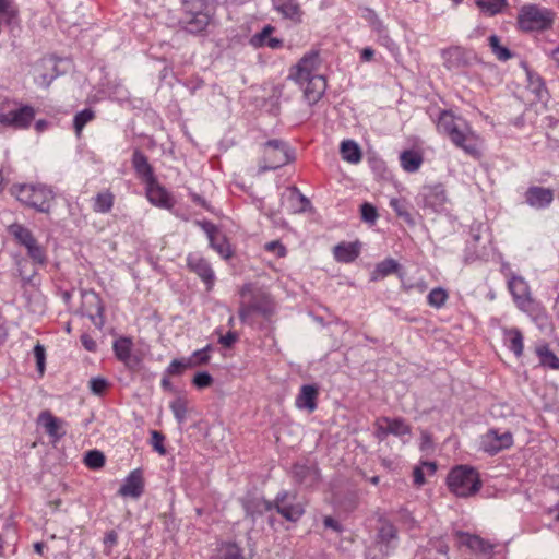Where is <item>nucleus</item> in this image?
<instances>
[{"mask_svg":"<svg viewBox=\"0 0 559 559\" xmlns=\"http://www.w3.org/2000/svg\"><path fill=\"white\" fill-rule=\"evenodd\" d=\"M440 133L448 135L451 142L471 156L479 154L477 136L469 124L450 111H442L437 122Z\"/></svg>","mask_w":559,"mask_h":559,"instance_id":"1","label":"nucleus"},{"mask_svg":"<svg viewBox=\"0 0 559 559\" xmlns=\"http://www.w3.org/2000/svg\"><path fill=\"white\" fill-rule=\"evenodd\" d=\"M448 487L452 493L461 498L474 496L481 488L478 472L466 465L452 468L447 478Z\"/></svg>","mask_w":559,"mask_h":559,"instance_id":"2","label":"nucleus"},{"mask_svg":"<svg viewBox=\"0 0 559 559\" xmlns=\"http://www.w3.org/2000/svg\"><path fill=\"white\" fill-rule=\"evenodd\" d=\"M555 22V12L538 4H525L518 14L516 23L523 32H544Z\"/></svg>","mask_w":559,"mask_h":559,"instance_id":"3","label":"nucleus"},{"mask_svg":"<svg viewBox=\"0 0 559 559\" xmlns=\"http://www.w3.org/2000/svg\"><path fill=\"white\" fill-rule=\"evenodd\" d=\"M16 199L40 213H48L55 199L52 190L44 185H20L13 187Z\"/></svg>","mask_w":559,"mask_h":559,"instance_id":"4","label":"nucleus"},{"mask_svg":"<svg viewBox=\"0 0 559 559\" xmlns=\"http://www.w3.org/2000/svg\"><path fill=\"white\" fill-rule=\"evenodd\" d=\"M36 111L29 105L16 104L4 99L0 105V123L13 129H27L34 120Z\"/></svg>","mask_w":559,"mask_h":559,"instance_id":"5","label":"nucleus"},{"mask_svg":"<svg viewBox=\"0 0 559 559\" xmlns=\"http://www.w3.org/2000/svg\"><path fill=\"white\" fill-rule=\"evenodd\" d=\"M288 144L282 140H270L264 144L263 158L259 164L261 171L274 170L294 160Z\"/></svg>","mask_w":559,"mask_h":559,"instance_id":"6","label":"nucleus"},{"mask_svg":"<svg viewBox=\"0 0 559 559\" xmlns=\"http://www.w3.org/2000/svg\"><path fill=\"white\" fill-rule=\"evenodd\" d=\"M9 233L26 249L27 255L34 264H38L40 266L47 264L45 248L38 243L37 239L28 228L21 224H12L9 226Z\"/></svg>","mask_w":559,"mask_h":559,"instance_id":"7","label":"nucleus"},{"mask_svg":"<svg viewBox=\"0 0 559 559\" xmlns=\"http://www.w3.org/2000/svg\"><path fill=\"white\" fill-rule=\"evenodd\" d=\"M211 20L212 16L209 5L203 1H198L192 3L191 8L185 12L180 23L187 32L199 34L206 29Z\"/></svg>","mask_w":559,"mask_h":559,"instance_id":"8","label":"nucleus"},{"mask_svg":"<svg viewBox=\"0 0 559 559\" xmlns=\"http://www.w3.org/2000/svg\"><path fill=\"white\" fill-rule=\"evenodd\" d=\"M273 509L285 520L297 522L305 513V506L295 493L281 491L273 500Z\"/></svg>","mask_w":559,"mask_h":559,"instance_id":"9","label":"nucleus"},{"mask_svg":"<svg viewBox=\"0 0 559 559\" xmlns=\"http://www.w3.org/2000/svg\"><path fill=\"white\" fill-rule=\"evenodd\" d=\"M321 59L318 51L306 53L299 62L292 69L289 79L294 80L298 85H304L305 80L321 75L319 73Z\"/></svg>","mask_w":559,"mask_h":559,"instance_id":"10","label":"nucleus"},{"mask_svg":"<svg viewBox=\"0 0 559 559\" xmlns=\"http://www.w3.org/2000/svg\"><path fill=\"white\" fill-rule=\"evenodd\" d=\"M508 286L519 309L524 312H533L535 310L536 304L531 296L527 283L522 277L513 276L509 281Z\"/></svg>","mask_w":559,"mask_h":559,"instance_id":"11","label":"nucleus"},{"mask_svg":"<svg viewBox=\"0 0 559 559\" xmlns=\"http://www.w3.org/2000/svg\"><path fill=\"white\" fill-rule=\"evenodd\" d=\"M194 224L206 234L211 248L222 258L228 259L231 257V249L227 239L213 223L210 221H195Z\"/></svg>","mask_w":559,"mask_h":559,"instance_id":"12","label":"nucleus"},{"mask_svg":"<svg viewBox=\"0 0 559 559\" xmlns=\"http://www.w3.org/2000/svg\"><path fill=\"white\" fill-rule=\"evenodd\" d=\"M376 543L383 555H390L399 544L396 526L390 521L381 520L376 535Z\"/></svg>","mask_w":559,"mask_h":559,"instance_id":"13","label":"nucleus"},{"mask_svg":"<svg viewBox=\"0 0 559 559\" xmlns=\"http://www.w3.org/2000/svg\"><path fill=\"white\" fill-rule=\"evenodd\" d=\"M512 443L513 437L509 431L499 433L498 430L490 429L481 438V449L489 454H496L503 449H508Z\"/></svg>","mask_w":559,"mask_h":559,"instance_id":"14","label":"nucleus"},{"mask_svg":"<svg viewBox=\"0 0 559 559\" xmlns=\"http://www.w3.org/2000/svg\"><path fill=\"white\" fill-rule=\"evenodd\" d=\"M424 206L436 213L444 211L448 202L445 188L441 183L424 187L423 189Z\"/></svg>","mask_w":559,"mask_h":559,"instance_id":"15","label":"nucleus"},{"mask_svg":"<svg viewBox=\"0 0 559 559\" xmlns=\"http://www.w3.org/2000/svg\"><path fill=\"white\" fill-rule=\"evenodd\" d=\"M189 269L194 272L206 285L210 290L215 282V274L210 263L198 253H190L187 257Z\"/></svg>","mask_w":559,"mask_h":559,"instance_id":"16","label":"nucleus"},{"mask_svg":"<svg viewBox=\"0 0 559 559\" xmlns=\"http://www.w3.org/2000/svg\"><path fill=\"white\" fill-rule=\"evenodd\" d=\"M242 507L246 512V516L250 518L252 522H254L258 516L273 510V501H269L262 496L247 495L242 499Z\"/></svg>","mask_w":559,"mask_h":559,"instance_id":"17","label":"nucleus"},{"mask_svg":"<svg viewBox=\"0 0 559 559\" xmlns=\"http://www.w3.org/2000/svg\"><path fill=\"white\" fill-rule=\"evenodd\" d=\"M304 90V97L309 105L318 103L323 96L326 88V81L323 75H314L305 80L304 85H299Z\"/></svg>","mask_w":559,"mask_h":559,"instance_id":"18","label":"nucleus"},{"mask_svg":"<svg viewBox=\"0 0 559 559\" xmlns=\"http://www.w3.org/2000/svg\"><path fill=\"white\" fill-rule=\"evenodd\" d=\"M144 490V480L141 469L132 471L119 488L118 493L122 497L139 498Z\"/></svg>","mask_w":559,"mask_h":559,"instance_id":"19","label":"nucleus"},{"mask_svg":"<svg viewBox=\"0 0 559 559\" xmlns=\"http://www.w3.org/2000/svg\"><path fill=\"white\" fill-rule=\"evenodd\" d=\"M38 424L53 441L60 440L66 435L64 421L55 417L49 411H44L39 414Z\"/></svg>","mask_w":559,"mask_h":559,"instance_id":"20","label":"nucleus"},{"mask_svg":"<svg viewBox=\"0 0 559 559\" xmlns=\"http://www.w3.org/2000/svg\"><path fill=\"white\" fill-rule=\"evenodd\" d=\"M146 197L148 201L159 207L170 209L173 206L171 199L165 188H163L157 179L153 182L145 183Z\"/></svg>","mask_w":559,"mask_h":559,"instance_id":"21","label":"nucleus"},{"mask_svg":"<svg viewBox=\"0 0 559 559\" xmlns=\"http://www.w3.org/2000/svg\"><path fill=\"white\" fill-rule=\"evenodd\" d=\"M459 536L461 544L468 547L472 551L483 556L491 557L495 546L488 540L468 533H459Z\"/></svg>","mask_w":559,"mask_h":559,"instance_id":"22","label":"nucleus"},{"mask_svg":"<svg viewBox=\"0 0 559 559\" xmlns=\"http://www.w3.org/2000/svg\"><path fill=\"white\" fill-rule=\"evenodd\" d=\"M443 66L448 70H457L466 67L469 62L468 53L460 48L452 47L442 51Z\"/></svg>","mask_w":559,"mask_h":559,"instance_id":"23","label":"nucleus"},{"mask_svg":"<svg viewBox=\"0 0 559 559\" xmlns=\"http://www.w3.org/2000/svg\"><path fill=\"white\" fill-rule=\"evenodd\" d=\"M318 395L319 391L316 385L305 384L300 388V392L296 396L295 405L299 409H307L309 413H312L317 408Z\"/></svg>","mask_w":559,"mask_h":559,"instance_id":"24","label":"nucleus"},{"mask_svg":"<svg viewBox=\"0 0 559 559\" xmlns=\"http://www.w3.org/2000/svg\"><path fill=\"white\" fill-rule=\"evenodd\" d=\"M132 166L139 178L145 183L153 182L156 179L153 168L147 157L140 151L135 150L132 155Z\"/></svg>","mask_w":559,"mask_h":559,"instance_id":"25","label":"nucleus"},{"mask_svg":"<svg viewBox=\"0 0 559 559\" xmlns=\"http://www.w3.org/2000/svg\"><path fill=\"white\" fill-rule=\"evenodd\" d=\"M294 479L306 486L311 487L319 480V471L313 465L295 464L292 468Z\"/></svg>","mask_w":559,"mask_h":559,"instance_id":"26","label":"nucleus"},{"mask_svg":"<svg viewBox=\"0 0 559 559\" xmlns=\"http://www.w3.org/2000/svg\"><path fill=\"white\" fill-rule=\"evenodd\" d=\"M525 199L531 206L543 209L552 202L554 193L547 188L531 187L525 193Z\"/></svg>","mask_w":559,"mask_h":559,"instance_id":"27","label":"nucleus"},{"mask_svg":"<svg viewBox=\"0 0 559 559\" xmlns=\"http://www.w3.org/2000/svg\"><path fill=\"white\" fill-rule=\"evenodd\" d=\"M334 258L338 262H353L360 253V245L358 242H342L334 247Z\"/></svg>","mask_w":559,"mask_h":559,"instance_id":"28","label":"nucleus"},{"mask_svg":"<svg viewBox=\"0 0 559 559\" xmlns=\"http://www.w3.org/2000/svg\"><path fill=\"white\" fill-rule=\"evenodd\" d=\"M132 345V340L130 337H119L112 345L116 357L126 366H131Z\"/></svg>","mask_w":559,"mask_h":559,"instance_id":"29","label":"nucleus"},{"mask_svg":"<svg viewBox=\"0 0 559 559\" xmlns=\"http://www.w3.org/2000/svg\"><path fill=\"white\" fill-rule=\"evenodd\" d=\"M340 152L342 158L350 164H358L362 158L359 145L353 140H344L341 143Z\"/></svg>","mask_w":559,"mask_h":559,"instance_id":"30","label":"nucleus"},{"mask_svg":"<svg viewBox=\"0 0 559 559\" xmlns=\"http://www.w3.org/2000/svg\"><path fill=\"white\" fill-rule=\"evenodd\" d=\"M504 343L516 357L522 355L524 348L523 335L519 329L504 330Z\"/></svg>","mask_w":559,"mask_h":559,"instance_id":"31","label":"nucleus"},{"mask_svg":"<svg viewBox=\"0 0 559 559\" xmlns=\"http://www.w3.org/2000/svg\"><path fill=\"white\" fill-rule=\"evenodd\" d=\"M400 162L405 171L415 173L423 164V156L416 151L407 150L401 153Z\"/></svg>","mask_w":559,"mask_h":559,"instance_id":"32","label":"nucleus"},{"mask_svg":"<svg viewBox=\"0 0 559 559\" xmlns=\"http://www.w3.org/2000/svg\"><path fill=\"white\" fill-rule=\"evenodd\" d=\"M215 559H245V557L237 544L222 543L216 549Z\"/></svg>","mask_w":559,"mask_h":559,"instance_id":"33","label":"nucleus"},{"mask_svg":"<svg viewBox=\"0 0 559 559\" xmlns=\"http://www.w3.org/2000/svg\"><path fill=\"white\" fill-rule=\"evenodd\" d=\"M536 354L539 358V362L542 366L555 370L559 369V358L555 355V353L549 348L547 344L538 346L536 348Z\"/></svg>","mask_w":559,"mask_h":559,"instance_id":"34","label":"nucleus"},{"mask_svg":"<svg viewBox=\"0 0 559 559\" xmlns=\"http://www.w3.org/2000/svg\"><path fill=\"white\" fill-rule=\"evenodd\" d=\"M114 194L110 191H103L96 194L93 202V210L96 213H108L114 206Z\"/></svg>","mask_w":559,"mask_h":559,"instance_id":"35","label":"nucleus"},{"mask_svg":"<svg viewBox=\"0 0 559 559\" xmlns=\"http://www.w3.org/2000/svg\"><path fill=\"white\" fill-rule=\"evenodd\" d=\"M390 206L396 213V215L402 218L406 224L413 226L415 225V221L413 215L409 213L408 203L403 199L392 198L390 200Z\"/></svg>","mask_w":559,"mask_h":559,"instance_id":"36","label":"nucleus"},{"mask_svg":"<svg viewBox=\"0 0 559 559\" xmlns=\"http://www.w3.org/2000/svg\"><path fill=\"white\" fill-rule=\"evenodd\" d=\"M19 10L13 0H0V17L8 24L17 20Z\"/></svg>","mask_w":559,"mask_h":559,"instance_id":"37","label":"nucleus"},{"mask_svg":"<svg viewBox=\"0 0 559 559\" xmlns=\"http://www.w3.org/2000/svg\"><path fill=\"white\" fill-rule=\"evenodd\" d=\"M274 8L285 17L295 19L299 15V5L296 0H274Z\"/></svg>","mask_w":559,"mask_h":559,"instance_id":"38","label":"nucleus"},{"mask_svg":"<svg viewBox=\"0 0 559 559\" xmlns=\"http://www.w3.org/2000/svg\"><path fill=\"white\" fill-rule=\"evenodd\" d=\"M390 435L404 436L411 433V427L402 418L384 417Z\"/></svg>","mask_w":559,"mask_h":559,"instance_id":"39","label":"nucleus"},{"mask_svg":"<svg viewBox=\"0 0 559 559\" xmlns=\"http://www.w3.org/2000/svg\"><path fill=\"white\" fill-rule=\"evenodd\" d=\"M489 47L491 48L492 53L500 60L507 61L512 58V52L509 48L502 46L500 44V39L497 35H491L488 38Z\"/></svg>","mask_w":559,"mask_h":559,"instance_id":"40","label":"nucleus"},{"mask_svg":"<svg viewBox=\"0 0 559 559\" xmlns=\"http://www.w3.org/2000/svg\"><path fill=\"white\" fill-rule=\"evenodd\" d=\"M399 263L393 259H386L377 264L372 278H383L397 271Z\"/></svg>","mask_w":559,"mask_h":559,"instance_id":"41","label":"nucleus"},{"mask_svg":"<svg viewBox=\"0 0 559 559\" xmlns=\"http://www.w3.org/2000/svg\"><path fill=\"white\" fill-rule=\"evenodd\" d=\"M476 4L484 13L491 16L501 12L507 5V0H476Z\"/></svg>","mask_w":559,"mask_h":559,"instance_id":"42","label":"nucleus"},{"mask_svg":"<svg viewBox=\"0 0 559 559\" xmlns=\"http://www.w3.org/2000/svg\"><path fill=\"white\" fill-rule=\"evenodd\" d=\"M169 407L179 425L187 419V401L183 397H177L170 402Z\"/></svg>","mask_w":559,"mask_h":559,"instance_id":"43","label":"nucleus"},{"mask_svg":"<svg viewBox=\"0 0 559 559\" xmlns=\"http://www.w3.org/2000/svg\"><path fill=\"white\" fill-rule=\"evenodd\" d=\"M94 119V111L92 109H84L74 116V129L76 135H80L86 123Z\"/></svg>","mask_w":559,"mask_h":559,"instance_id":"44","label":"nucleus"},{"mask_svg":"<svg viewBox=\"0 0 559 559\" xmlns=\"http://www.w3.org/2000/svg\"><path fill=\"white\" fill-rule=\"evenodd\" d=\"M427 299H428V304L431 307L441 308L448 299V293L443 288L437 287V288H433L428 294Z\"/></svg>","mask_w":559,"mask_h":559,"instance_id":"45","label":"nucleus"},{"mask_svg":"<svg viewBox=\"0 0 559 559\" xmlns=\"http://www.w3.org/2000/svg\"><path fill=\"white\" fill-rule=\"evenodd\" d=\"M527 81L528 88L540 99L543 97V93L545 92V84L543 79L537 73L527 71Z\"/></svg>","mask_w":559,"mask_h":559,"instance_id":"46","label":"nucleus"},{"mask_svg":"<svg viewBox=\"0 0 559 559\" xmlns=\"http://www.w3.org/2000/svg\"><path fill=\"white\" fill-rule=\"evenodd\" d=\"M192 367H194V360L192 359H174L167 367L166 372L168 376H176Z\"/></svg>","mask_w":559,"mask_h":559,"instance_id":"47","label":"nucleus"},{"mask_svg":"<svg viewBox=\"0 0 559 559\" xmlns=\"http://www.w3.org/2000/svg\"><path fill=\"white\" fill-rule=\"evenodd\" d=\"M84 463L93 469L100 468L105 464V456L98 450H91L85 454Z\"/></svg>","mask_w":559,"mask_h":559,"instance_id":"48","label":"nucleus"},{"mask_svg":"<svg viewBox=\"0 0 559 559\" xmlns=\"http://www.w3.org/2000/svg\"><path fill=\"white\" fill-rule=\"evenodd\" d=\"M274 32V27L271 25H266L263 27V29L260 33L254 34L250 43L252 46L259 48L264 47L267 39L271 37L272 33Z\"/></svg>","mask_w":559,"mask_h":559,"instance_id":"49","label":"nucleus"},{"mask_svg":"<svg viewBox=\"0 0 559 559\" xmlns=\"http://www.w3.org/2000/svg\"><path fill=\"white\" fill-rule=\"evenodd\" d=\"M211 350L212 346L206 345L204 348L193 352V354L188 359L194 360V367L200 365H206L210 361L209 353Z\"/></svg>","mask_w":559,"mask_h":559,"instance_id":"50","label":"nucleus"},{"mask_svg":"<svg viewBox=\"0 0 559 559\" xmlns=\"http://www.w3.org/2000/svg\"><path fill=\"white\" fill-rule=\"evenodd\" d=\"M254 312H260L263 316H267L271 312L267 296L263 295L261 298L254 297L250 302Z\"/></svg>","mask_w":559,"mask_h":559,"instance_id":"51","label":"nucleus"},{"mask_svg":"<svg viewBox=\"0 0 559 559\" xmlns=\"http://www.w3.org/2000/svg\"><path fill=\"white\" fill-rule=\"evenodd\" d=\"M361 217L366 223L374 224L378 218V212L377 209L368 203L365 202L360 206Z\"/></svg>","mask_w":559,"mask_h":559,"instance_id":"52","label":"nucleus"},{"mask_svg":"<svg viewBox=\"0 0 559 559\" xmlns=\"http://www.w3.org/2000/svg\"><path fill=\"white\" fill-rule=\"evenodd\" d=\"M151 437H152L151 445L153 447V449L160 455H165L166 454V449L164 447L165 436L157 430H152Z\"/></svg>","mask_w":559,"mask_h":559,"instance_id":"53","label":"nucleus"},{"mask_svg":"<svg viewBox=\"0 0 559 559\" xmlns=\"http://www.w3.org/2000/svg\"><path fill=\"white\" fill-rule=\"evenodd\" d=\"M33 352L36 359L37 370L40 374H43L45 371L46 349L44 345L37 343Z\"/></svg>","mask_w":559,"mask_h":559,"instance_id":"54","label":"nucleus"},{"mask_svg":"<svg viewBox=\"0 0 559 559\" xmlns=\"http://www.w3.org/2000/svg\"><path fill=\"white\" fill-rule=\"evenodd\" d=\"M82 296L85 302H88L90 306L94 308V311L100 316L103 312V306L99 296L94 292H85Z\"/></svg>","mask_w":559,"mask_h":559,"instance_id":"55","label":"nucleus"},{"mask_svg":"<svg viewBox=\"0 0 559 559\" xmlns=\"http://www.w3.org/2000/svg\"><path fill=\"white\" fill-rule=\"evenodd\" d=\"M192 383L198 389H204V388L210 386L213 383V378L209 372L200 371V372L195 373Z\"/></svg>","mask_w":559,"mask_h":559,"instance_id":"56","label":"nucleus"},{"mask_svg":"<svg viewBox=\"0 0 559 559\" xmlns=\"http://www.w3.org/2000/svg\"><path fill=\"white\" fill-rule=\"evenodd\" d=\"M90 389L96 395H102L108 388V381L104 378H92L90 380Z\"/></svg>","mask_w":559,"mask_h":559,"instance_id":"57","label":"nucleus"},{"mask_svg":"<svg viewBox=\"0 0 559 559\" xmlns=\"http://www.w3.org/2000/svg\"><path fill=\"white\" fill-rule=\"evenodd\" d=\"M264 248L266 251L273 252L280 258L286 255V248L277 240L265 243Z\"/></svg>","mask_w":559,"mask_h":559,"instance_id":"58","label":"nucleus"},{"mask_svg":"<svg viewBox=\"0 0 559 559\" xmlns=\"http://www.w3.org/2000/svg\"><path fill=\"white\" fill-rule=\"evenodd\" d=\"M390 432L388 431V425L384 421V417L379 418L376 421V436L378 439L383 440Z\"/></svg>","mask_w":559,"mask_h":559,"instance_id":"59","label":"nucleus"},{"mask_svg":"<svg viewBox=\"0 0 559 559\" xmlns=\"http://www.w3.org/2000/svg\"><path fill=\"white\" fill-rule=\"evenodd\" d=\"M238 340V334L236 332L229 331L227 334L219 337V343L224 347H231L236 341Z\"/></svg>","mask_w":559,"mask_h":559,"instance_id":"60","label":"nucleus"},{"mask_svg":"<svg viewBox=\"0 0 559 559\" xmlns=\"http://www.w3.org/2000/svg\"><path fill=\"white\" fill-rule=\"evenodd\" d=\"M117 540L118 534L114 530L106 533L104 537V545L106 548H108V554L110 552L111 547L117 544Z\"/></svg>","mask_w":559,"mask_h":559,"instance_id":"61","label":"nucleus"},{"mask_svg":"<svg viewBox=\"0 0 559 559\" xmlns=\"http://www.w3.org/2000/svg\"><path fill=\"white\" fill-rule=\"evenodd\" d=\"M21 265V263L19 264ZM19 273H20V276L23 281L24 284H28V285H32V286H36L38 285L36 282H35V276H36V271H33L31 274H26L22 266L19 267Z\"/></svg>","mask_w":559,"mask_h":559,"instance_id":"62","label":"nucleus"},{"mask_svg":"<svg viewBox=\"0 0 559 559\" xmlns=\"http://www.w3.org/2000/svg\"><path fill=\"white\" fill-rule=\"evenodd\" d=\"M254 312L251 305L248 304H241L239 308V318L242 322H247L251 316V313Z\"/></svg>","mask_w":559,"mask_h":559,"instance_id":"63","label":"nucleus"},{"mask_svg":"<svg viewBox=\"0 0 559 559\" xmlns=\"http://www.w3.org/2000/svg\"><path fill=\"white\" fill-rule=\"evenodd\" d=\"M81 343L88 352H95L97 348L96 342L87 334L81 336Z\"/></svg>","mask_w":559,"mask_h":559,"instance_id":"64","label":"nucleus"}]
</instances>
